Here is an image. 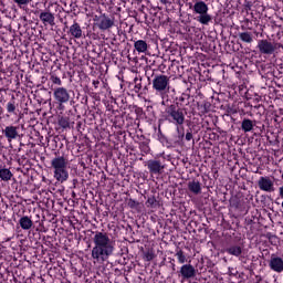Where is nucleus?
Masks as SVG:
<instances>
[{"mask_svg":"<svg viewBox=\"0 0 283 283\" xmlns=\"http://www.w3.org/2000/svg\"><path fill=\"white\" fill-rule=\"evenodd\" d=\"M51 81L54 85H59V86L63 85V81H61V77L56 76L55 74L51 75Z\"/></svg>","mask_w":283,"mask_h":283,"instance_id":"nucleus-26","label":"nucleus"},{"mask_svg":"<svg viewBox=\"0 0 283 283\" xmlns=\"http://www.w3.org/2000/svg\"><path fill=\"white\" fill-rule=\"evenodd\" d=\"M19 128L17 126H7L4 129H3V134L6 136V138L9 140V143L11 140H15V138L19 137Z\"/></svg>","mask_w":283,"mask_h":283,"instance_id":"nucleus-13","label":"nucleus"},{"mask_svg":"<svg viewBox=\"0 0 283 283\" xmlns=\"http://www.w3.org/2000/svg\"><path fill=\"white\" fill-rule=\"evenodd\" d=\"M94 248L92 249V259L94 264L107 262L109 256L114 255V242L105 232H95L93 238Z\"/></svg>","mask_w":283,"mask_h":283,"instance_id":"nucleus-1","label":"nucleus"},{"mask_svg":"<svg viewBox=\"0 0 283 283\" xmlns=\"http://www.w3.org/2000/svg\"><path fill=\"white\" fill-rule=\"evenodd\" d=\"M164 118L176 125L177 132H180L181 125H185V111L176 105H169L164 112Z\"/></svg>","mask_w":283,"mask_h":283,"instance_id":"nucleus-3","label":"nucleus"},{"mask_svg":"<svg viewBox=\"0 0 283 283\" xmlns=\"http://www.w3.org/2000/svg\"><path fill=\"white\" fill-rule=\"evenodd\" d=\"M270 269L275 273H282L283 271V259L280 256L272 255L270 260Z\"/></svg>","mask_w":283,"mask_h":283,"instance_id":"nucleus-12","label":"nucleus"},{"mask_svg":"<svg viewBox=\"0 0 283 283\" xmlns=\"http://www.w3.org/2000/svg\"><path fill=\"white\" fill-rule=\"evenodd\" d=\"M241 129H243L245 133L253 130V120L251 119H243L241 124Z\"/></svg>","mask_w":283,"mask_h":283,"instance_id":"nucleus-22","label":"nucleus"},{"mask_svg":"<svg viewBox=\"0 0 283 283\" xmlns=\"http://www.w3.org/2000/svg\"><path fill=\"white\" fill-rule=\"evenodd\" d=\"M53 97L59 105H65V103H70V91L63 86L56 87L53 91Z\"/></svg>","mask_w":283,"mask_h":283,"instance_id":"nucleus-7","label":"nucleus"},{"mask_svg":"<svg viewBox=\"0 0 283 283\" xmlns=\"http://www.w3.org/2000/svg\"><path fill=\"white\" fill-rule=\"evenodd\" d=\"M153 90L160 96H164L169 92V76L167 75H155L153 78Z\"/></svg>","mask_w":283,"mask_h":283,"instance_id":"nucleus-5","label":"nucleus"},{"mask_svg":"<svg viewBox=\"0 0 283 283\" xmlns=\"http://www.w3.org/2000/svg\"><path fill=\"white\" fill-rule=\"evenodd\" d=\"M192 138H193V134H191V133H187L186 134V140H192Z\"/></svg>","mask_w":283,"mask_h":283,"instance_id":"nucleus-30","label":"nucleus"},{"mask_svg":"<svg viewBox=\"0 0 283 283\" xmlns=\"http://www.w3.org/2000/svg\"><path fill=\"white\" fill-rule=\"evenodd\" d=\"M258 187L261 191L266 193H273L275 191V182L269 176L260 177L258 180Z\"/></svg>","mask_w":283,"mask_h":283,"instance_id":"nucleus-8","label":"nucleus"},{"mask_svg":"<svg viewBox=\"0 0 283 283\" xmlns=\"http://www.w3.org/2000/svg\"><path fill=\"white\" fill-rule=\"evenodd\" d=\"M140 149H142V151H144V154H149V145L142 144Z\"/></svg>","mask_w":283,"mask_h":283,"instance_id":"nucleus-28","label":"nucleus"},{"mask_svg":"<svg viewBox=\"0 0 283 283\" xmlns=\"http://www.w3.org/2000/svg\"><path fill=\"white\" fill-rule=\"evenodd\" d=\"M280 48H283L282 44L277 42H271L269 40H259L258 41V50L261 52V54H275Z\"/></svg>","mask_w":283,"mask_h":283,"instance_id":"nucleus-6","label":"nucleus"},{"mask_svg":"<svg viewBox=\"0 0 283 283\" xmlns=\"http://www.w3.org/2000/svg\"><path fill=\"white\" fill-rule=\"evenodd\" d=\"M19 224L21 229H23L24 231H30V229H32L33 222H32V219H30V217L25 216L20 218Z\"/></svg>","mask_w":283,"mask_h":283,"instance_id":"nucleus-17","label":"nucleus"},{"mask_svg":"<svg viewBox=\"0 0 283 283\" xmlns=\"http://www.w3.org/2000/svg\"><path fill=\"white\" fill-rule=\"evenodd\" d=\"M279 196L283 198V186L279 188Z\"/></svg>","mask_w":283,"mask_h":283,"instance_id":"nucleus-32","label":"nucleus"},{"mask_svg":"<svg viewBox=\"0 0 283 283\" xmlns=\"http://www.w3.org/2000/svg\"><path fill=\"white\" fill-rule=\"evenodd\" d=\"M207 105H205L203 107H202V111H201V113H203V114H207Z\"/></svg>","mask_w":283,"mask_h":283,"instance_id":"nucleus-33","label":"nucleus"},{"mask_svg":"<svg viewBox=\"0 0 283 283\" xmlns=\"http://www.w3.org/2000/svg\"><path fill=\"white\" fill-rule=\"evenodd\" d=\"M70 34L73 35L74 39H81L83 36V29H81V24L74 22L70 27Z\"/></svg>","mask_w":283,"mask_h":283,"instance_id":"nucleus-16","label":"nucleus"},{"mask_svg":"<svg viewBox=\"0 0 283 283\" xmlns=\"http://www.w3.org/2000/svg\"><path fill=\"white\" fill-rule=\"evenodd\" d=\"M239 39L243 41V43H253V35L251 34V32L239 33Z\"/></svg>","mask_w":283,"mask_h":283,"instance_id":"nucleus-21","label":"nucleus"},{"mask_svg":"<svg viewBox=\"0 0 283 283\" xmlns=\"http://www.w3.org/2000/svg\"><path fill=\"white\" fill-rule=\"evenodd\" d=\"M144 258H145L146 262H151V260H154V258H156V254H154V251L148 250L147 252H145Z\"/></svg>","mask_w":283,"mask_h":283,"instance_id":"nucleus-25","label":"nucleus"},{"mask_svg":"<svg viewBox=\"0 0 283 283\" xmlns=\"http://www.w3.org/2000/svg\"><path fill=\"white\" fill-rule=\"evenodd\" d=\"M190 10L195 12V14H199L197 17V21L202 25H209L211 23V15L209 14V6L206 4L205 1L200 0L193 3H189Z\"/></svg>","mask_w":283,"mask_h":283,"instance_id":"nucleus-4","label":"nucleus"},{"mask_svg":"<svg viewBox=\"0 0 283 283\" xmlns=\"http://www.w3.org/2000/svg\"><path fill=\"white\" fill-rule=\"evenodd\" d=\"M94 21H96V25L99 30H109V28H114V20L111 19L107 14L96 15L94 18Z\"/></svg>","mask_w":283,"mask_h":283,"instance_id":"nucleus-9","label":"nucleus"},{"mask_svg":"<svg viewBox=\"0 0 283 283\" xmlns=\"http://www.w3.org/2000/svg\"><path fill=\"white\" fill-rule=\"evenodd\" d=\"M13 1L19 6V8H21L22 6H28V3H30L31 0H13Z\"/></svg>","mask_w":283,"mask_h":283,"instance_id":"nucleus-27","label":"nucleus"},{"mask_svg":"<svg viewBox=\"0 0 283 283\" xmlns=\"http://www.w3.org/2000/svg\"><path fill=\"white\" fill-rule=\"evenodd\" d=\"M93 85H94L95 88H97L98 85H101V82L99 81H93Z\"/></svg>","mask_w":283,"mask_h":283,"instance_id":"nucleus-31","label":"nucleus"},{"mask_svg":"<svg viewBox=\"0 0 283 283\" xmlns=\"http://www.w3.org/2000/svg\"><path fill=\"white\" fill-rule=\"evenodd\" d=\"M146 167L150 174L160 175L165 170V165L160 160L150 159L147 161Z\"/></svg>","mask_w":283,"mask_h":283,"instance_id":"nucleus-10","label":"nucleus"},{"mask_svg":"<svg viewBox=\"0 0 283 283\" xmlns=\"http://www.w3.org/2000/svg\"><path fill=\"white\" fill-rule=\"evenodd\" d=\"M134 48L137 52L139 53H145L147 52V42L145 40H138L134 43Z\"/></svg>","mask_w":283,"mask_h":283,"instance_id":"nucleus-19","label":"nucleus"},{"mask_svg":"<svg viewBox=\"0 0 283 283\" xmlns=\"http://www.w3.org/2000/svg\"><path fill=\"white\" fill-rule=\"evenodd\" d=\"M180 275L184 280H191L196 277V268L191 264H184L180 268Z\"/></svg>","mask_w":283,"mask_h":283,"instance_id":"nucleus-11","label":"nucleus"},{"mask_svg":"<svg viewBox=\"0 0 283 283\" xmlns=\"http://www.w3.org/2000/svg\"><path fill=\"white\" fill-rule=\"evenodd\" d=\"M51 167L53 169V177L57 182H67L70 178V172L67 171V159L60 156L51 160Z\"/></svg>","mask_w":283,"mask_h":283,"instance_id":"nucleus-2","label":"nucleus"},{"mask_svg":"<svg viewBox=\"0 0 283 283\" xmlns=\"http://www.w3.org/2000/svg\"><path fill=\"white\" fill-rule=\"evenodd\" d=\"M176 258L178 259L179 264H185V262H187V256H185V252L182 250H178L176 252Z\"/></svg>","mask_w":283,"mask_h":283,"instance_id":"nucleus-24","label":"nucleus"},{"mask_svg":"<svg viewBox=\"0 0 283 283\" xmlns=\"http://www.w3.org/2000/svg\"><path fill=\"white\" fill-rule=\"evenodd\" d=\"M54 13L50 11H43L40 13V21H42L44 25H54Z\"/></svg>","mask_w":283,"mask_h":283,"instance_id":"nucleus-14","label":"nucleus"},{"mask_svg":"<svg viewBox=\"0 0 283 283\" xmlns=\"http://www.w3.org/2000/svg\"><path fill=\"white\" fill-rule=\"evenodd\" d=\"M0 178L4 182L12 180V171H10V169H8V168L0 169Z\"/></svg>","mask_w":283,"mask_h":283,"instance_id":"nucleus-20","label":"nucleus"},{"mask_svg":"<svg viewBox=\"0 0 283 283\" xmlns=\"http://www.w3.org/2000/svg\"><path fill=\"white\" fill-rule=\"evenodd\" d=\"M226 253L234 255V258H240L242 255V248L240 245H231L226 249Z\"/></svg>","mask_w":283,"mask_h":283,"instance_id":"nucleus-18","label":"nucleus"},{"mask_svg":"<svg viewBox=\"0 0 283 283\" xmlns=\"http://www.w3.org/2000/svg\"><path fill=\"white\" fill-rule=\"evenodd\" d=\"M128 205H129V207H134V205H136V201L130 200V201L128 202Z\"/></svg>","mask_w":283,"mask_h":283,"instance_id":"nucleus-34","label":"nucleus"},{"mask_svg":"<svg viewBox=\"0 0 283 283\" xmlns=\"http://www.w3.org/2000/svg\"><path fill=\"white\" fill-rule=\"evenodd\" d=\"M0 114H2V111L0 109Z\"/></svg>","mask_w":283,"mask_h":283,"instance_id":"nucleus-35","label":"nucleus"},{"mask_svg":"<svg viewBox=\"0 0 283 283\" xmlns=\"http://www.w3.org/2000/svg\"><path fill=\"white\" fill-rule=\"evenodd\" d=\"M7 112L8 114H17V102L14 99L7 103Z\"/></svg>","mask_w":283,"mask_h":283,"instance_id":"nucleus-23","label":"nucleus"},{"mask_svg":"<svg viewBox=\"0 0 283 283\" xmlns=\"http://www.w3.org/2000/svg\"><path fill=\"white\" fill-rule=\"evenodd\" d=\"M60 125H61V127H64V128L70 126V124L65 119H61Z\"/></svg>","mask_w":283,"mask_h":283,"instance_id":"nucleus-29","label":"nucleus"},{"mask_svg":"<svg viewBox=\"0 0 283 283\" xmlns=\"http://www.w3.org/2000/svg\"><path fill=\"white\" fill-rule=\"evenodd\" d=\"M188 189L195 196H199V193H202V186L200 185V181H198V180L189 181L188 182Z\"/></svg>","mask_w":283,"mask_h":283,"instance_id":"nucleus-15","label":"nucleus"}]
</instances>
